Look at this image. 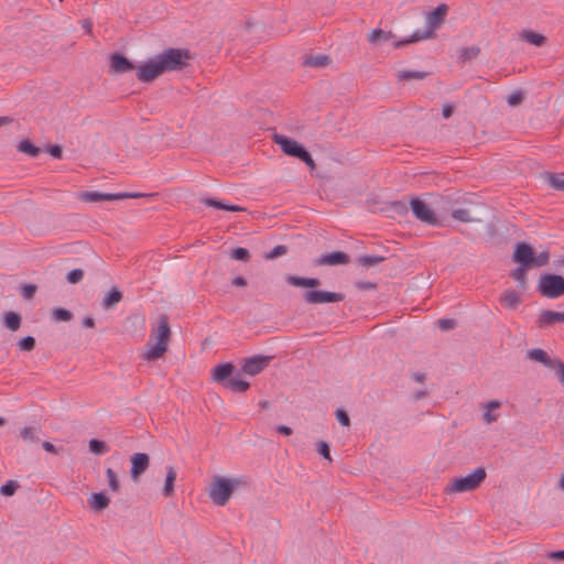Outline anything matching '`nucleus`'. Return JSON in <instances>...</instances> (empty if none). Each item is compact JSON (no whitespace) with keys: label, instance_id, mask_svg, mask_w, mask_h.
Returning a JSON list of instances; mask_svg holds the SVG:
<instances>
[{"label":"nucleus","instance_id":"obj_1","mask_svg":"<svg viewBox=\"0 0 564 564\" xmlns=\"http://www.w3.org/2000/svg\"><path fill=\"white\" fill-rule=\"evenodd\" d=\"M192 58L187 48L169 47L138 66L137 78L142 83H152L164 73L183 70Z\"/></svg>","mask_w":564,"mask_h":564},{"label":"nucleus","instance_id":"obj_2","mask_svg":"<svg viewBox=\"0 0 564 564\" xmlns=\"http://www.w3.org/2000/svg\"><path fill=\"white\" fill-rule=\"evenodd\" d=\"M512 261L518 263L519 267L510 272V276L516 280L522 290L527 289V272L532 268H541L549 263V251H542L539 254L534 253L533 248L524 242H518L512 253Z\"/></svg>","mask_w":564,"mask_h":564},{"label":"nucleus","instance_id":"obj_3","mask_svg":"<svg viewBox=\"0 0 564 564\" xmlns=\"http://www.w3.org/2000/svg\"><path fill=\"white\" fill-rule=\"evenodd\" d=\"M249 479L245 476L238 478H226L215 476L208 488V496L216 506H225L232 492L239 487H247Z\"/></svg>","mask_w":564,"mask_h":564},{"label":"nucleus","instance_id":"obj_4","mask_svg":"<svg viewBox=\"0 0 564 564\" xmlns=\"http://www.w3.org/2000/svg\"><path fill=\"white\" fill-rule=\"evenodd\" d=\"M152 336L155 337L156 343L151 344V341H149L147 344V351L144 352L145 360H156L167 350L171 327L166 315L162 314L159 316V324L158 327L153 329Z\"/></svg>","mask_w":564,"mask_h":564},{"label":"nucleus","instance_id":"obj_5","mask_svg":"<svg viewBox=\"0 0 564 564\" xmlns=\"http://www.w3.org/2000/svg\"><path fill=\"white\" fill-rule=\"evenodd\" d=\"M448 7L444 3L437 6L431 13L427 15V23L430 25V29L424 31H416L412 35H410L408 39H403L400 41H395L393 43V46L395 48L403 47L410 43H414L421 40H425L432 36L433 34V28L437 26L444 21V18L447 13Z\"/></svg>","mask_w":564,"mask_h":564},{"label":"nucleus","instance_id":"obj_6","mask_svg":"<svg viewBox=\"0 0 564 564\" xmlns=\"http://www.w3.org/2000/svg\"><path fill=\"white\" fill-rule=\"evenodd\" d=\"M273 141L280 145L284 154L296 158L304 162L310 169H315V162L310 152L297 141L283 134H274Z\"/></svg>","mask_w":564,"mask_h":564},{"label":"nucleus","instance_id":"obj_7","mask_svg":"<svg viewBox=\"0 0 564 564\" xmlns=\"http://www.w3.org/2000/svg\"><path fill=\"white\" fill-rule=\"evenodd\" d=\"M538 291L546 299H557L564 295V278L554 273L541 274Z\"/></svg>","mask_w":564,"mask_h":564},{"label":"nucleus","instance_id":"obj_8","mask_svg":"<svg viewBox=\"0 0 564 564\" xmlns=\"http://www.w3.org/2000/svg\"><path fill=\"white\" fill-rule=\"evenodd\" d=\"M486 470L482 467L476 468L471 474L465 477L455 478L448 488L449 492H467L477 489L486 479Z\"/></svg>","mask_w":564,"mask_h":564},{"label":"nucleus","instance_id":"obj_9","mask_svg":"<svg viewBox=\"0 0 564 564\" xmlns=\"http://www.w3.org/2000/svg\"><path fill=\"white\" fill-rule=\"evenodd\" d=\"M153 194L143 193H101L97 191H87L79 194V199L86 203H98L102 200H121L127 198H140L145 196H152Z\"/></svg>","mask_w":564,"mask_h":564},{"label":"nucleus","instance_id":"obj_10","mask_svg":"<svg viewBox=\"0 0 564 564\" xmlns=\"http://www.w3.org/2000/svg\"><path fill=\"white\" fill-rule=\"evenodd\" d=\"M410 207L414 217L427 225H438V219L434 210L422 199L416 196L411 197Z\"/></svg>","mask_w":564,"mask_h":564},{"label":"nucleus","instance_id":"obj_11","mask_svg":"<svg viewBox=\"0 0 564 564\" xmlns=\"http://www.w3.org/2000/svg\"><path fill=\"white\" fill-rule=\"evenodd\" d=\"M303 299L308 304L335 303L345 299L343 293L310 290L304 292Z\"/></svg>","mask_w":564,"mask_h":564},{"label":"nucleus","instance_id":"obj_12","mask_svg":"<svg viewBox=\"0 0 564 564\" xmlns=\"http://www.w3.org/2000/svg\"><path fill=\"white\" fill-rule=\"evenodd\" d=\"M272 358V356H252L245 359L241 370L249 376H256L269 366Z\"/></svg>","mask_w":564,"mask_h":564},{"label":"nucleus","instance_id":"obj_13","mask_svg":"<svg viewBox=\"0 0 564 564\" xmlns=\"http://www.w3.org/2000/svg\"><path fill=\"white\" fill-rule=\"evenodd\" d=\"M131 462V478L135 481L150 466V456L145 453H135L130 458Z\"/></svg>","mask_w":564,"mask_h":564},{"label":"nucleus","instance_id":"obj_14","mask_svg":"<svg viewBox=\"0 0 564 564\" xmlns=\"http://www.w3.org/2000/svg\"><path fill=\"white\" fill-rule=\"evenodd\" d=\"M350 257L344 251H333L330 253L322 254L314 260L315 265H339L348 264Z\"/></svg>","mask_w":564,"mask_h":564},{"label":"nucleus","instance_id":"obj_15","mask_svg":"<svg viewBox=\"0 0 564 564\" xmlns=\"http://www.w3.org/2000/svg\"><path fill=\"white\" fill-rule=\"evenodd\" d=\"M137 68L134 64L121 53H113L110 57V72L123 74Z\"/></svg>","mask_w":564,"mask_h":564},{"label":"nucleus","instance_id":"obj_16","mask_svg":"<svg viewBox=\"0 0 564 564\" xmlns=\"http://www.w3.org/2000/svg\"><path fill=\"white\" fill-rule=\"evenodd\" d=\"M527 357L530 360L540 362L543 366H545L546 368L552 369V370L554 369L555 365L558 364V361L561 360V359H556V358L555 359L551 358L549 356V354L541 348H532V349L527 350Z\"/></svg>","mask_w":564,"mask_h":564},{"label":"nucleus","instance_id":"obj_17","mask_svg":"<svg viewBox=\"0 0 564 564\" xmlns=\"http://www.w3.org/2000/svg\"><path fill=\"white\" fill-rule=\"evenodd\" d=\"M235 371V366L231 362L217 365L213 369V379L217 382L226 386L227 380L231 379V375Z\"/></svg>","mask_w":564,"mask_h":564},{"label":"nucleus","instance_id":"obj_18","mask_svg":"<svg viewBox=\"0 0 564 564\" xmlns=\"http://www.w3.org/2000/svg\"><path fill=\"white\" fill-rule=\"evenodd\" d=\"M123 295L122 292L112 286L102 297L101 306L104 310H112L119 302H121Z\"/></svg>","mask_w":564,"mask_h":564},{"label":"nucleus","instance_id":"obj_19","mask_svg":"<svg viewBox=\"0 0 564 564\" xmlns=\"http://www.w3.org/2000/svg\"><path fill=\"white\" fill-rule=\"evenodd\" d=\"M556 322H562V313L545 310V311L541 312V314L536 321V326L539 328H543V327L552 325Z\"/></svg>","mask_w":564,"mask_h":564},{"label":"nucleus","instance_id":"obj_20","mask_svg":"<svg viewBox=\"0 0 564 564\" xmlns=\"http://www.w3.org/2000/svg\"><path fill=\"white\" fill-rule=\"evenodd\" d=\"M500 303L510 310H516L521 303L520 294L511 289L506 290L500 297Z\"/></svg>","mask_w":564,"mask_h":564},{"label":"nucleus","instance_id":"obj_21","mask_svg":"<svg viewBox=\"0 0 564 564\" xmlns=\"http://www.w3.org/2000/svg\"><path fill=\"white\" fill-rule=\"evenodd\" d=\"M202 203H204L208 207H214L217 209H223L227 212H243L245 208L238 205L227 204L217 198H203Z\"/></svg>","mask_w":564,"mask_h":564},{"label":"nucleus","instance_id":"obj_22","mask_svg":"<svg viewBox=\"0 0 564 564\" xmlns=\"http://www.w3.org/2000/svg\"><path fill=\"white\" fill-rule=\"evenodd\" d=\"M88 502L93 510L101 511L109 506L110 499L104 492H94Z\"/></svg>","mask_w":564,"mask_h":564},{"label":"nucleus","instance_id":"obj_23","mask_svg":"<svg viewBox=\"0 0 564 564\" xmlns=\"http://www.w3.org/2000/svg\"><path fill=\"white\" fill-rule=\"evenodd\" d=\"M332 62L330 57L325 54H318L315 56H307L303 61V65L306 67L321 68L329 65Z\"/></svg>","mask_w":564,"mask_h":564},{"label":"nucleus","instance_id":"obj_24","mask_svg":"<svg viewBox=\"0 0 564 564\" xmlns=\"http://www.w3.org/2000/svg\"><path fill=\"white\" fill-rule=\"evenodd\" d=\"M176 479V470L172 466L166 467V477L163 487V496L171 497L174 494V482Z\"/></svg>","mask_w":564,"mask_h":564},{"label":"nucleus","instance_id":"obj_25","mask_svg":"<svg viewBox=\"0 0 564 564\" xmlns=\"http://www.w3.org/2000/svg\"><path fill=\"white\" fill-rule=\"evenodd\" d=\"M544 178L551 188L564 191V174L546 172Z\"/></svg>","mask_w":564,"mask_h":564},{"label":"nucleus","instance_id":"obj_26","mask_svg":"<svg viewBox=\"0 0 564 564\" xmlns=\"http://www.w3.org/2000/svg\"><path fill=\"white\" fill-rule=\"evenodd\" d=\"M3 323L8 329L15 332L21 326V315L17 312H8L4 314Z\"/></svg>","mask_w":564,"mask_h":564},{"label":"nucleus","instance_id":"obj_27","mask_svg":"<svg viewBox=\"0 0 564 564\" xmlns=\"http://www.w3.org/2000/svg\"><path fill=\"white\" fill-rule=\"evenodd\" d=\"M18 151L22 152L31 158H36L41 153V149L36 145H34L30 140L25 139L22 140L18 144Z\"/></svg>","mask_w":564,"mask_h":564},{"label":"nucleus","instance_id":"obj_28","mask_svg":"<svg viewBox=\"0 0 564 564\" xmlns=\"http://www.w3.org/2000/svg\"><path fill=\"white\" fill-rule=\"evenodd\" d=\"M394 35L392 34L391 31H383L381 29H373L369 34H368V41L369 43L371 44H378L379 42L381 41H388L389 39L393 37Z\"/></svg>","mask_w":564,"mask_h":564},{"label":"nucleus","instance_id":"obj_29","mask_svg":"<svg viewBox=\"0 0 564 564\" xmlns=\"http://www.w3.org/2000/svg\"><path fill=\"white\" fill-rule=\"evenodd\" d=\"M429 75L427 72L422 70H399L397 77L399 80L424 79Z\"/></svg>","mask_w":564,"mask_h":564},{"label":"nucleus","instance_id":"obj_30","mask_svg":"<svg viewBox=\"0 0 564 564\" xmlns=\"http://www.w3.org/2000/svg\"><path fill=\"white\" fill-rule=\"evenodd\" d=\"M225 387L232 392H246L250 388V383L246 380L231 378L227 380Z\"/></svg>","mask_w":564,"mask_h":564},{"label":"nucleus","instance_id":"obj_31","mask_svg":"<svg viewBox=\"0 0 564 564\" xmlns=\"http://www.w3.org/2000/svg\"><path fill=\"white\" fill-rule=\"evenodd\" d=\"M384 260H386L384 257L369 256V254L360 256L357 258V262L366 268L375 267V265L383 262Z\"/></svg>","mask_w":564,"mask_h":564},{"label":"nucleus","instance_id":"obj_32","mask_svg":"<svg viewBox=\"0 0 564 564\" xmlns=\"http://www.w3.org/2000/svg\"><path fill=\"white\" fill-rule=\"evenodd\" d=\"M522 37L528 43L533 44L535 46H542L546 41V37L544 35L532 31H524Z\"/></svg>","mask_w":564,"mask_h":564},{"label":"nucleus","instance_id":"obj_33","mask_svg":"<svg viewBox=\"0 0 564 564\" xmlns=\"http://www.w3.org/2000/svg\"><path fill=\"white\" fill-rule=\"evenodd\" d=\"M480 54V48L478 46L463 47L459 51V59L462 62H469L476 58Z\"/></svg>","mask_w":564,"mask_h":564},{"label":"nucleus","instance_id":"obj_34","mask_svg":"<svg viewBox=\"0 0 564 564\" xmlns=\"http://www.w3.org/2000/svg\"><path fill=\"white\" fill-rule=\"evenodd\" d=\"M89 451L96 455H102L106 454L109 451L108 445L100 440L91 438L89 441Z\"/></svg>","mask_w":564,"mask_h":564},{"label":"nucleus","instance_id":"obj_35","mask_svg":"<svg viewBox=\"0 0 564 564\" xmlns=\"http://www.w3.org/2000/svg\"><path fill=\"white\" fill-rule=\"evenodd\" d=\"M52 318L55 322H69L73 318V313L64 307H55L52 311Z\"/></svg>","mask_w":564,"mask_h":564},{"label":"nucleus","instance_id":"obj_36","mask_svg":"<svg viewBox=\"0 0 564 564\" xmlns=\"http://www.w3.org/2000/svg\"><path fill=\"white\" fill-rule=\"evenodd\" d=\"M20 488V485L15 480H8L0 487V494L4 497H11Z\"/></svg>","mask_w":564,"mask_h":564},{"label":"nucleus","instance_id":"obj_37","mask_svg":"<svg viewBox=\"0 0 564 564\" xmlns=\"http://www.w3.org/2000/svg\"><path fill=\"white\" fill-rule=\"evenodd\" d=\"M106 476L108 478L109 488L113 492H118L120 489V484L117 477V474L112 468H107Z\"/></svg>","mask_w":564,"mask_h":564},{"label":"nucleus","instance_id":"obj_38","mask_svg":"<svg viewBox=\"0 0 564 564\" xmlns=\"http://www.w3.org/2000/svg\"><path fill=\"white\" fill-rule=\"evenodd\" d=\"M452 217L463 223H470L473 220L470 213L465 208H457L452 212Z\"/></svg>","mask_w":564,"mask_h":564},{"label":"nucleus","instance_id":"obj_39","mask_svg":"<svg viewBox=\"0 0 564 564\" xmlns=\"http://www.w3.org/2000/svg\"><path fill=\"white\" fill-rule=\"evenodd\" d=\"M36 429L33 427V426H26V427H23L20 432V435L21 437L23 438V441H26V442H37L39 441V437L36 435Z\"/></svg>","mask_w":564,"mask_h":564},{"label":"nucleus","instance_id":"obj_40","mask_svg":"<svg viewBox=\"0 0 564 564\" xmlns=\"http://www.w3.org/2000/svg\"><path fill=\"white\" fill-rule=\"evenodd\" d=\"M36 341L33 336H26L18 341V347L22 351H31L35 348Z\"/></svg>","mask_w":564,"mask_h":564},{"label":"nucleus","instance_id":"obj_41","mask_svg":"<svg viewBox=\"0 0 564 564\" xmlns=\"http://www.w3.org/2000/svg\"><path fill=\"white\" fill-rule=\"evenodd\" d=\"M288 252V247L284 245H278L275 246L270 252H268L264 256V259L267 260H273L275 258H279L281 256H284Z\"/></svg>","mask_w":564,"mask_h":564},{"label":"nucleus","instance_id":"obj_42","mask_svg":"<svg viewBox=\"0 0 564 564\" xmlns=\"http://www.w3.org/2000/svg\"><path fill=\"white\" fill-rule=\"evenodd\" d=\"M84 278V271L82 269H73L70 270L67 275L66 280L70 284H76L80 282Z\"/></svg>","mask_w":564,"mask_h":564},{"label":"nucleus","instance_id":"obj_43","mask_svg":"<svg viewBox=\"0 0 564 564\" xmlns=\"http://www.w3.org/2000/svg\"><path fill=\"white\" fill-rule=\"evenodd\" d=\"M231 258L240 261H248L250 258V252L248 249L238 247L231 251Z\"/></svg>","mask_w":564,"mask_h":564},{"label":"nucleus","instance_id":"obj_44","mask_svg":"<svg viewBox=\"0 0 564 564\" xmlns=\"http://www.w3.org/2000/svg\"><path fill=\"white\" fill-rule=\"evenodd\" d=\"M524 99V94L521 90L513 91L510 94L507 98V102L509 106H518L520 105Z\"/></svg>","mask_w":564,"mask_h":564},{"label":"nucleus","instance_id":"obj_45","mask_svg":"<svg viewBox=\"0 0 564 564\" xmlns=\"http://www.w3.org/2000/svg\"><path fill=\"white\" fill-rule=\"evenodd\" d=\"M37 288L35 284H24L21 288V295L25 300H32L35 295Z\"/></svg>","mask_w":564,"mask_h":564},{"label":"nucleus","instance_id":"obj_46","mask_svg":"<svg viewBox=\"0 0 564 564\" xmlns=\"http://www.w3.org/2000/svg\"><path fill=\"white\" fill-rule=\"evenodd\" d=\"M286 282L293 286L307 288V278L304 276L289 275Z\"/></svg>","mask_w":564,"mask_h":564},{"label":"nucleus","instance_id":"obj_47","mask_svg":"<svg viewBox=\"0 0 564 564\" xmlns=\"http://www.w3.org/2000/svg\"><path fill=\"white\" fill-rule=\"evenodd\" d=\"M316 446H317V448H316V449H317V453H318L321 456H323L325 459H327V460H329V462H330V460H332V457H330V447H329V445H328L326 442L321 441V442H318V443L316 444Z\"/></svg>","mask_w":564,"mask_h":564},{"label":"nucleus","instance_id":"obj_48","mask_svg":"<svg viewBox=\"0 0 564 564\" xmlns=\"http://www.w3.org/2000/svg\"><path fill=\"white\" fill-rule=\"evenodd\" d=\"M437 325L442 330H449L456 326V321L453 318H441L437 321Z\"/></svg>","mask_w":564,"mask_h":564},{"label":"nucleus","instance_id":"obj_49","mask_svg":"<svg viewBox=\"0 0 564 564\" xmlns=\"http://www.w3.org/2000/svg\"><path fill=\"white\" fill-rule=\"evenodd\" d=\"M555 377L561 386L564 388V361L560 360L554 367Z\"/></svg>","mask_w":564,"mask_h":564},{"label":"nucleus","instance_id":"obj_50","mask_svg":"<svg viewBox=\"0 0 564 564\" xmlns=\"http://www.w3.org/2000/svg\"><path fill=\"white\" fill-rule=\"evenodd\" d=\"M335 414H336V419H337V421H338L341 425H344V426H349V424H350V419H349V416H348V414H347V412H346L345 410H343V409H338V410H336V413H335Z\"/></svg>","mask_w":564,"mask_h":564},{"label":"nucleus","instance_id":"obj_51","mask_svg":"<svg viewBox=\"0 0 564 564\" xmlns=\"http://www.w3.org/2000/svg\"><path fill=\"white\" fill-rule=\"evenodd\" d=\"M53 158L62 159L63 150L58 144L50 145L46 150Z\"/></svg>","mask_w":564,"mask_h":564},{"label":"nucleus","instance_id":"obj_52","mask_svg":"<svg viewBox=\"0 0 564 564\" xmlns=\"http://www.w3.org/2000/svg\"><path fill=\"white\" fill-rule=\"evenodd\" d=\"M42 447H43L46 452L52 453V454H59V453L63 451V448H62V447H61V448H57L54 444H52V443H51V442H48V441H44V442L42 443Z\"/></svg>","mask_w":564,"mask_h":564},{"label":"nucleus","instance_id":"obj_53","mask_svg":"<svg viewBox=\"0 0 564 564\" xmlns=\"http://www.w3.org/2000/svg\"><path fill=\"white\" fill-rule=\"evenodd\" d=\"M356 286L359 290L369 291V290H375L377 288V284L373 282H370V281H359V282H357Z\"/></svg>","mask_w":564,"mask_h":564},{"label":"nucleus","instance_id":"obj_54","mask_svg":"<svg viewBox=\"0 0 564 564\" xmlns=\"http://www.w3.org/2000/svg\"><path fill=\"white\" fill-rule=\"evenodd\" d=\"M454 112V107L449 104H446L443 106V109H442V116L445 118V119H448Z\"/></svg>","mask_w":564,"mask_h":564},{"label":"nucleus","instance_id":"obj_55","mask_svg":"<svg viewBox=\"0 0 564 564\" xmlns=\"http://www.w3.org/2000/svg\"><path fill=\"white\" fill-rule=\"evenodd\" d=\"M549 557L551 560L562 561V560H564V550L551 552V553H549Z\"/></svg>","mask_w":564,"mask_h":564},{"label":"nucleus","instance_id":"obj_56","mask_svg":"<svg viewBox=\"0 0 564 564\" xmlns=\"http://www.w3.org/2000/svg\"><path fill=\"white\" fill-rule=\"evenodd\" d=\"M392 207H393V209L397 213H405V212H408V207H406V205L403 202H394Z\"/></svg>","mask_w":564,"mask_h":564},{"label":"nucleus","instance_id":"obj_57","mask_svg":"<svg viewBox=\"0 0 564 564\" xmlns=\"http://www.w3.org/2000/svg\"><path fill=\"white\" fill-rule=\"evenodd\" d=\"M276 431H278V433L285 435V436H290L293 433L292 429L286 425H278Z\"/></svg>","mask_w":564,"mask_h":564},{"label":"nucleus","instance_id":"obj_58","mask_svg":"<svg viewBox=\"0 0 564 564\" xmlns=\"http://www.w3.org/2000/svg\"><path fill=\"white\" fill-rule=\"evenodd\" d=\"M231 283L235 286H246L247 280L243 276H236L235 279H232Z\"/></svg>","mask_w":564,"mask_h":564},{"label":"nucleus","instance_id":"obj_59","mask_svg":"<svg viewBox=\"0 0 564 564\" xmlns=\"http://www.w3.org/2000/svg\"><path fill=\"white\" fill-rule=\"evenodd\" d=\"M83 326L86 328H94L95 327V319L91 316H86L83 319Z\"/></svg>","mask_w":564,"mask_h":564},{"label":"nucleus","instance_id":"obj_60","mask_svg":"<svg viewBox=\"0 0 564 564\" xmlns=\"http://www.w3.org/2000/svg\"><path fill=\"white\" fill-rule=\"evenodd\" d=\"M321 285V281L317 278H307V288H317Z\"/></svg>","mask_w":564,"mask_h":564},{"label":"nucleus","instance_id":"obj_61","mask_svg":"<svg viewBox=\"0 0 564 564\" xmlns=\"http://www.w3.org/2000/svg\"><path fill=\"white\" fill-rule=\"evenodd\" d=\"M496 415H492L491 414V411L488 410L485 414H484V420L487 422V423H491L494 421H496Z\"/></svg>","mask_w":564,"mask_h":564},{"label":"nucleus","instance_id":"obj_62","mask_svg":"<svg viewBox=\"0 0 564 564\" xmlns=\"http://www.w3.org/2000/svg\"><path fill=\"white\" fill-rule=\"evenodd\" d=\"M412 378L414 381L416 382H423L425 380V375L424 373H421V372H414L412 375Z\"/></svg>","mask_w":564,"mask_h":564},{"label":"nucleus","instance_id":"obj_63","mask_svg":"<svg viewBox=\"0 0 564 564\" xmlns=\"http://www.w3.org/2000/svg\"><path fill=\"white\" fill-rule=\"evenodd\" d=\"M83 29H84L87 33H91V30H93V23H91L89 20H84Z\"/></svg>","mask_w":564,"mask_h":564},{"label":"nucleus","instance_id":"obj_64","mask_svg":"<svg viewBox=\"0 0 564 564\" xmlns=\"http://www.w3.org/2000/svg\"><path fill=\"white\" fill-rule=\"evenodd\" d=\"M487 406H488V410H490V411H491V410H494V409L499 408V406H500V403H499L498 401H491V402H489V403H488V405H487Z\"/></svg>","mask_w":564,"mask_h":564}]
</instances>
